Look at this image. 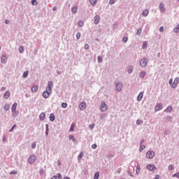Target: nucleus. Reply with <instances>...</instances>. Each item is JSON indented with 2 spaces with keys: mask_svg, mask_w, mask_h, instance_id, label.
Masks as SVG:
<instances>
[{
  "mask_svg": "<svg viewBox=\"0 0 179 179\" xmlns=\"http://www.w3.org/2000/svg\"><path fill=\"white\" fill-rule=\"evenodd\" d=\"M75 127H76V124H72L70 128V132H73L75 131Z\"/></svg>",
  "mask_w": 179,
  "mask_h": 179,
  "instance_id": "nucleus-20",
  "label": "nucleus"
},
{
  "mask_svg": "<svg viewBox=\"0 0 179 179\" xmlns=\"http://www.w3.org/2000/svg\"><path fill=\"white\" fill-rule=\"evenodd\" d=\"M173 110V107L172 106H168L166 108V109L165 110V111H166V113H170V111Z\"/></svg>",
  "mask_w": 179,
  "mask_h": 179,
  "instance_id": "nucleus-22",
  "label": "nucleus"
},
{
  "mask_svg": "<svg viewBox=\"0 0 179 179\" xmlns=\"http://www.w3.org/2000/svg\"><path fill=\"white\" fill-rule=\"evenodd\" d=\"M143 16H148L149 15V10H145L144 11L142 12Z\"/></svg>",
  "mask_w": 179,
  "mask_h": 179,
  "instance_id": "nucleus-21",
  "label": "nucleus"
},
{
  "mask_svg": "<svg viewBox=\"0 0 179 179\" xmlns=\"http://www.w3.org/2000/svg\"><path fill=\"white\" fill-rule=\"evenodd\" d=\"M173 31L175 33H179V24H178L174 29Z\"/></svg>",
  "mask_w": 179,
  "mask_h": 179,
  "instance_id": "nucleus-24",
  "label": "nucleus"
},
{
  "mask_svg": "<svg viewBox=\"0 0 179 179\" xmlns=\"http://www.w3.org/2000/svg\"><path fill=\"white\" fill-rule=\"evenodd\" d=\"M107 108H108L107 104H106V103L104 102H101V107H100L101 111H103V112L107 111Z\"/></svg>",
  "mask_w": 179,
  "mask_h": 179,
  "instance_id": "nucleus-3",
  "label": "nucleus"
},
{
  "mask_svg": "<svg viewBox=\"0 0 179 179\" xmlns=\"http://www.w3.org/2000/svg\"><path fill=\"white\" fill-rule=\"evenodd\" d=\"M100 173L99 172H96L94 176V179H99Z\"/></svg>",
  "mask_w": 179,
  "mask_h": 179,
  "instance_id": "nucleus-29",
  "label": "nucleus"
},
{
  "mask_svg": "<svg viewBox=\"0 0 179 179\" xmlns=\"http://www.w3.org/2000/svg\"><path fill=\"white\" fill-rule=\"evenodd\" d=\"M39 118L41 121H43V120L45 119V113H41L39 115Z\"/></svg>",
  "mask_w": 179,
  "mask_h": 179,
  "instance_id": "nucleus-16",
  "label": "nucleus"
},
{
  "mask_svg": "<svg viewBox=\"0 0 179 179\" xmlns=\"http://www.w3.org/2000/svg\"><path fill=\"white\" fill-rule=\"evenodd\" d=\"M114 0H110L109 1V3L110 4V5H113V3H114Z\"/></svg>",
  "mask_w": 179,
  "mask_h": 179,
  "instance_id": "nucleus-53",
  "label": "nucleus"
},
{
  "mask_svg": "<svg viewBox=\"0 0 179 179\" xmlns=\"http://www.w3.org/2000/svg\"><path fill=\"white\" fill-rule=\"evenodd\" d=\"M145 76H146V73H145V71H141L140 73V78H145Z\"/></svg>",
  "mask_w": 179,
  "mask_h": 179,
  "instance_id": "nucleus-23",
  "label": "nucleus"
},
{
  "mask_svg": "<svg viewBox=\"0 0 179 179\" xmlns=\"http://www.w3.org/2000/svg\"><path fill=\"white\" fill-rule=\"evenodd\" d=\"M36 143H32L31 145L32 149H36Z\"/></svg>",
  "mask_w": 179,
  "mask_h": 179,
  "instance_id": "nucleus-47",
  "label": "nucleus"
},
{
  "mask_svg": "<svg viewBox=\"0 0 179 179\" xmlns=\"http://www.w3.org/2000/svg\"><path fill=\"white\" fill-rule=\"evenodd\" d=\"M31 3L32 5H37V0H32Z\"/></svg>",
  "mask_w": 179,
  "mask_h": 179,
  "instance_id": "nucleus-43",
  "label": "nucleus"
},
{
  "mask_svg": "<svg viewBox=\"0 0 179 179\" xmlns=\"http://www.w3.org/2000/svg\"><path fill=\"white\" fill-rule=\"evenodd\" d=\"M7 59H8V57L6 55H3L1 57V63L2 64H6Z\"/></svg>",
  "mask_w": 179,
  "mask_h": 179,
  "instance_id": "nucleus-12",
  "label": "nucleus"
},
{
  "mask_svg": "<svg viewBox=\"0 0 179 179\" xmlns=\"http://www.w3.org/2000/svg\"><path fill=\"white\" fill-rule=\"evenodd\" d=\"M24 51V48L23 46L20 47L19 52L22 54Z\"/></svg>",
  "mask_w": 179,
  "mask_h": 179,
  "instance_id": "nucleus-31",
  "label": "nucleus"
},
{
  "mask_svg": "<svg viewBox=\"0 0 179 179\" xmlns=\"http://www.w3.org/2000/svg\"><path fill=\"white\" fill-rule=\"evenodd\" d=\"M62 108H66L68 107V103H62Z\"/></svg>",
  "mask_w": 179,
  "mask_h": 179,
  "instance_id": "nucleus-33",
  "label": "nucleus"
},
{
  "mask_svg": "<svg viewBox=\"0 0 179 179\" xmlns=\"http://www.w3.org/2000/svg\"><path fill=\"white\" fill-rule=\"evenodd\" d=\"M148 47V42H144L142 46V48L145 50Z\"/></svg>",
  "mask_w": 179,
  "mask_h": 179,
  "instance_id": "nucleus-32",
  "label": "nucleus"
},
{
  "mask_svg": "<svg viewBox=\"0 0 179 179\" xmlns=\"http://www.w3.org/2000/svg\"><path fill=\"white\" fill-rule=\"evenodd\" d=\"M51 179H57V176H53V178H52Z\"/></svg>",
  "mask_w": 179,
  "mask_h": 179,
  "instance_id": "nucleus-61",
  "label": "nucleus"
},
{
  "mask_svg": "<svg viewBox=\"0 0 179 179\" xmlns=\"http://www.w3.org/2000/svg\"><path fill=\"white\" fill-rule=\"evenodd\" d=\"M64 179H71L69 177H64Z\"/></svg>",
  "mask_w": 179,
  "mask_h": 179,
  "instance_id": "nucleus-62",
  "label": "nucleus"
},
{
  "mask_svg": "<svg viewBox=\"0 0 179 179\" xmlns=\"http://www.w3.org/2000/svg\"><path fill=\"white\" fill-rule=\"evenodd\" d=\"M57 178H58L59 179H62V176H61V173H58Z\"/></svg>",
  "mask_w": 179,
  "mask_h": 179,
  "instance_id": "nucleus-52",
  "label": "nucleus"
},
{
  "mask_svg": "<svg viewBox=\"0 0 179 179\" xmlns=\"http://www.w3.org/2000/svg\"><path fill=\"white\" fill-rule=\"evenodd\" d=\"M50 121H55V115L53 113H51L50 115Z\"/></svg>",
  "mask_w": 179,
  "mask_h": 179,
  "instance_id": "nucleus-19",
  "label": "nucleus"
},
{
  "mask_svg": "<svg viewBox=\"0 0 179 179\" xmlns=\"http://www.w3.org/2000/svg\"><path fill=\"white\" fill-rule=\"evenodd\" d=\"M146 146L141 144V146L139 148V152H142V150H143V149H145Z\"/></svg>",
  "mask_w": 179,
  "mask_h": 179,
  "instance_id": "nucleus-26",
  "label": "nucleus"
},
{
  "mask_svg": "<svg viewBox=\"0 0 179 179\" xmlns=\"http://www.w3.org/2000/svg\"><path fill=\"white\" fill-rule=\"evenodd\" d=\"M154 179H160V176L156 175Z\"/></svg>",
  "mask_w": 179,
  "mask_h": 179,
  "instance_id": "nucleus-55",
  "label": "nucleus"
},
{
  "mask_svg": "<svg viewBox=\"0 0 179 179\" xmlns=\"http://www.w3.org/2000/svg\"><path fill=\"white\" fill-rule=\"evenodd\" d=\"M6 137L3 136V142H6Z\"/></svg>",
  "mask_w": 179,
  "mask_h": 179,
  "instance_id": "nucleus-60",
  "label": "nucleus"
},
{
  "mask_svg": "<svg viewBox=\"0 0 179 179\" xmlns=\"http://www.w3.org/2000/svg\"><path fill=\"white\" fill-rule=\"evenodd\" d=\"M3 96L6 99H9V97L10 96V92H9V91H7L4 93Z\"/></svg>",
  "mask_w": 179,
  "mask_h": 179,
  "instance_id": "nucleus-17",
  "label": "nucleus"
},
{
  "mask_svg": "<svg viewBox=\"0 0 179 179\" xmlns=\"http://www.w3.org/2000/svg\"><path fill=\"white\" fill-rule=\"evenodd\" d=\"M90 2L92 5H96L97 0H90Z\"/></svg>",
  "mask_w": 179,
  "mask_h": 179,
  "instance_id": "nucleus-34",
  "label": "nucleus"
},
{
  "mask_svg": "<svg viewBox=\"0 0 179 179\" xmlns=\"http://www.w3.org/2000/svg\"><path fill=\"white\" fill-rule=\"evenodd\" d=\"M34 162H36V156L30 155L28 159V163H29V164H33V163H34Z\"/></svg>",
  "mask_w": 179,
  "mask_h": 179,
  "instance_id": "nucleus-4",
  "label": "nucleus"
},
{
  "mask_svg": "<svg viewBox=\"0 0 179 179\" xmlns=\"http://www.w3.org/2000/svg\"><path fill=\"white\" fill-rule=\"evenodd\" d=\"M4 110H5V111H8V110H9V105H6L5 106H4Z\"/></svg>",
  "mask_w": 179,
  "mask_h": 179,
  "instance_id": "nucleus-40",
  "label": "nucleus"
},
{
  "mask_svg": "<svg viewBox=\"0 0 179 179\" xmlns=\"http://www.w3.org/2000/svg\"><path fill=\"white\" fill-rule=\"evenodd\" d=\"M10 174H17V171L10 172Z\"/></svg>",
  "mask_w": 179,
  "mask_h": 179,
  "instance_id": "nucleus-59",
  "label": "nucleus"
},
{
  "mask_svg": "<svg viewBox=\"0 0 179 179\" xmlns=\"http://www.w3.org/2000/svg\"><path fill=\"white\" fill-rule=\"evenodd\" d=\"M78 26L80 27H82V26H83V21H79L78 23Z\"/></svg>",
  "mask_w": 179,
  "mask_h": 179,
  "instance_id": "nucleus-38",
  "label": "nucleus"
},
{
  "mask_svg": "<svg viewBox=\"0 0 179 179\" xmlns=\"http://www.w3.org/2000/svg\"><path fill=\"white\" fill-rule=\"evenodd\" d=\"M92 149H96V148H97V145L93 144V145H92Z\"/></svg>",
  "mask_w": 179,
  "mask_h": 179,
  "instance_id": "nucleus-51",
  "label": "nucleus"
},
{
  "mask_svg": "<svg viewBox=\"0 0 179 179\" xmlns=\"http://www.w3.org/2000/svg\"><path fill=\"white\" fill-rule=\"evenodd\" d=\"M142 120H137V121H136V124H137V125H141V124H142Z\"/></svg>",
  "mask_w": 179,
  "mask_h": 179,
  "instance_id": "nucleus-41",
  "label": "nucleus"
},
{
  "mask_svg": "<svg viewBox=\"0 0 179 179\" xmlns=\"http://www.w3.org/2000/svg\"><path fill=\"white\" fill-rule=\"evenodd\" d=\"M53 10H57V7H53Z\"/></svg>",
  "mask_w": 179,
  "mask_h": 179,
  "instance_id": "nucleus-63",
  "label": "nucleus"
},
{
  "mask_svg": "<svg viewBox=\"0 0 179 179\" xmlns=\"http://www.w3.org/2000/svg\"><path fill=\"white\" fill-rule=\"evenodd\" d=\"M37 90H38V86L37 85H34L32 87H31V92L33 93H36L37 92Z\"/></svg>",
  "mask_w": 179,
  "mask_h": 179,
  "instance_id": "nucleus-14",
  "label": "nucleus"
},
{
  "mask_svg": "<svg viewBox=\"0 0 179 179\" xmlns=\"http://www.w3.org/2000/svg\"><path fill=\"white\" fill-rule=\"evenodd\" d=\"M90 129H93V128H94V124H92L89 125Z\"/></svg>",
  "mask_w": 179,
  "mask_h": 179,
  "instance_id": "nucleus-46",
  "label": "nucleus"
},
{
  "mask_svg": "<svg viewBox=\"0 0 179 179\" xmlns=\"http://www.w3.org/2000/svg\"><path fill=\"white\" fill-rule=\"evenodd\" d=\"M82 157H83V152H80L78 157V160H82Z\"/></svg>",
  "mask_w": 179,
  "mask_h": 179,
  "instance_id": "nucleus-30",
  "label": "nucleus"
},
{
  "mask_svg": "<svg viewBox=\"0 0 179 179\" xmlns=\"http://www.w3.org/2000/svg\"><path fill=\"white\" fill-rule=\"evenodd\" d=\"M174 169V166L173 165H170L169 166V170H173Z\"/></svg>",
  "mask_w": 179,
  "mask_h": 179,
  "instance_id": "nucleus-50",
  "label": "nucleus"
},
{
  "mask_svg": "<svg viewBox=\"0 0 179 179\" xmlns=\"http://www.w3.org/2000/svg\"><path fill=\"white\" fill-rule=\"evenodd\" d=\"M71 12L73 13H76L78 12V7H73L72 9H71Z\"/></svg>",
  "mask_w": 179,
  "mask_h": 179,
  "instance_id": "nucleus-25",
  "label": "nucleus"
},
{
  "mask_svg": "<svg viewBox=\"0 0 179 179\" xmlns=\"http://www.w3.org/2000/svg\"><path fill=\"white\" fill-rule=\"evenodd\" d=\"M76 38H78V40H79V38H80V33L76 34Z\"/></svg>",
  "mask_w": 179,
  "mask_h": 179,
  "instance_id": "nucleus-44",
  "label": "nucleus"
},
{
  "mask_svg": "<svg viewBox=\"0 0 179 179\" xmlns=\"http://www.w3.org/2000/svg\"><path fill=\"white\" fill-rule=\"evenodd\" d=\"M100 21V16L99 15H95L94 17V24H99V22Z\"/></svg>",
  "mask_w": 179,
  "mask_h": 179,
  "instance_id": "nucleus-11",
  "label": "nucleus"
},
{
  "mask_svg": "<svg viewBox=\"0 0 179 179\" xmlns=\"http://www.w3.org/2000/svg\"><path fill=\"white\" fill-rule=\"evenodd\" d=\"M52 82L49 81L48 83V87L46 88V90L43 92V96L44 99H48L50 97V94H51V92H52Z\"/></svg>",
  "mask_w": 179,
  "mask_h": 179,
  "instance_id": "nucleus-1",
  "label": "nucleus"
},
{
  "mask_svg": "<svg viewBox=\"0 0 179 179\" xmlns=\"http://www.w3.org/2000/svg\"><path fill=\"white\" fill-rule=\"evenodd\" d=\"M162 108L163 105L162 103H158L155 107V111H160V110H162Z\"/></svg>",
  "mask_w": 179,
  "mask_h": 179,
  "instance_id": "nucleus-10",
  "label": "nucleus"
},
{
  "mask_svg": "<svg viewBox=\"0 0 179 179\" xmlns=\"http://www.w3.org/2000/svg\"><path fill=\"white\" fill-rule=\"evenodd\" d=\"M141 66H142V68H145V66H148V60L146 59H143L141 61Z\"/></svg>",
  "mask_w": 179,
  "mask_h": 179,
  "instance_id": "nucleus-5",
  "label": "nucleus"
},
{
  "mask_svg": "<svg viewBox=\"0 0 179 179\" xmlns=\"http://www.w3.org/2000/svg\"><path fill=\"white\" fill-rule=\"evenodd\" d=\"M147 169L150 171H153V170H156V166L153 164H149L147 166Z\"/></svg>",
  "mask_w": 179,
  "mask_h": 179,
  "instance_id": "nucleus-7",
  "label": "nucleus"
},
{
  "mask_svg": "<svg viewBox=\"0 0 179 179\" xmlns=\"http://www.w3.org/2000/svg\"><path fill=\"white\" fill-rule=\"evenodd\" d=\"M173 177H178V178H179V173L173 175Z\"/></svg>",
  "mask_w": 179,
  "mask_h": 179,
  "instance_id": "nucleus-54",
  "label": "nucleus"
},
{
  "mask_svg": "<svg viewBox=\"0 0 179 179\" xmlns=\"http://www.w3.org/2000/svg\"><path fill=\"white\" fill-rule=\"evenodd\" d=\"M147 159H153L155 157V152L153 151H148L146 153Z\"/></svg>",
  "mask_w": 179,
  "mask_h": 179,
  "instance_id": "nucleus-2",
  "label": "nucleus"
},
{
  "mask_svg": "<svg viewBox=\"0 0 179 179\" xmlns=\"http://www.w3.org/2000/svg\"><path fill=\"white\" fill-rule=\"evenodd\" d=\"M15 128H16V124H14V125L12 127L11 129L10 130V132H12V131H13V129H15Z\"/></svg>",
  "mask_w": 179,
  "mask_h": 179,
  "instance_id": "nucleus-48",
  "label": "nucleus"
},
{
  "mask_svg": "<svg viewBox=\"0 0 179 179\" xmlns=\"http://www.w3.org/2000/svg\"><path fill=\"white\" fill-rule=\"evenodd\" d=\"M122 41L124 43H127L128 41V38L127 36H124L123 38H122Z\"/></svg>",
  "mask_w": 179,
  "mask_h": 179,
  "instance_id": "nucleus-37",
  "label": "nucleus"
},
{
  "mask_svg": "<svg viewBox=\"0 0 179 179\" xmlns=\"http://www.w3.org/2000/svg\"><path fill=\"white\" fill-rule=\"evenodd\" d=\"M29 75V71H24L23 73V78H27Z\"/></svg>",
  "mask_w": 179,
  "mask_h": 179,
  "instance_id": "nucleus-35",
  "label": "nucleus"
},
{
  "mask_svg": "<svg viewBox=\"0 0 179 179\" xmlns=\"http://www.w3.org/2000/svg\"><path fill=\"white\" fill-rule=\"evenodd\" d=\"M5 23H6V24H9V20H6L5 21Z\"/></svg>",
  "mask_w": 179,
  "mask_h": 179,
  "instance_id": "nucleus-58",
  "label": "nucleus"
},
{
  "mask_svg": "<svg viewBox=\"0 0 179 179\" xmlns=\"http://www.w3.org/2000/svg\"><path fill=\"white\" fill-rule=\"evenodd\" d=\"M85 50H89V44L86 43V44L85 45Z\"/></svg>",
  "mask_w": 179,
  "mask_h": 179,
  "instance_id": "nucleus-49",
  "label": "nucleus"
},
{
  "mask_svg": "<svg viewBox=\"0 0 179 179\" xmlns=\"http://www.w3.org/2000/svg\"><path fill=\"white\" fill-rule=\"evenodd\" d=\"M169 85H173V79L169 80Z\"/></svg>",
  "mask_w": 179,
  "mask_h": 179,
  "instance_id": "nucleus-57",
  "label": "nucleus"
},
{
  "mask_svg": "<svg viewBox=\"0 0 179 179\" xmlns=\"http://www.w3.org/2000/svg\"><path fill=\"white\" fill-rule=\"evenodd\" d=\"M17 107V103H15L13 106H12V108H11V110L13 111V113H16V108Z\"/></svg>",
  "mask_w": 179,
  "mask_h": 179,
  "instance_id": "nucleus-15",
  "label": "nucleus"
},
{
  "mask_svg": "<svg viewBox=\"0 0 179 179\" xmlns=\"http://www.w3.org/2000/svg\"><path fill=\"white\" fill-rule=\"evenodd\" d=\"M143 142H144V141L143 140V141H141V145H142V143H143Z\"/></svg>",
  "mask_w": 179,
  "mask_h": 179,
  "instance_id": "nucleus-64",
  "label": "nucleus"
},
{
  "mask_svg": "<svg viewBox=\"0 0 179 179\" xmlns=\"http://www.w3.org/2000/svg\"><path fill=\"white\" fill-rule=\"evenodd\" d=\"M133 71H134V68L132 67V66H130L129 67L128 73H132Z\"/></svg>",
  "mask_w": 179,
  "mask_h": 179,
  "instance_id": "nucleus-27",
  "label": "nucleus"
},
{
  "mask_svg": "<svg viewBox=\"0 0 179 179\" xmlns=\"http://www.w3.org/2000/svg\"><path fill=\"white\" fill-rule=\"evenodd\" d=\"M141 33H142V29L139 28V29H138V31H137V34H138V36H140V35H141Z\"/></svg>",
  "mask_w": 179,
  "mask_h": 179,
  "instance_id": "nucleus-39",
  "label": "nucleus"
},
{
  "mask_svg": "<svg viewBox=\"0 0 179 179\" xmlns=\"http://www.w3.org/2000/svg\"><path fill=\"white\" fill-rule=\"evenodd\" d=\"M143 98V92H140L137 96L138 101H141V100H142Z\"/></svg>",
  "mask_w": 179,
  "mask_h": 179,
  "instance_id": "nucleus-13",
  "label": "nucleus"
},
{
  "mask_svg": "<svg viewBox=\"0 0 179 179\" xmlns=\"http://www.w3.org/2000/svg\"><path fill=\"white\" fill-rule=\"evenodd\" d=\"M178 82H179V78H176L173 80V84L171 85V87L174 89L176 87H177V85H178Z\"/></svg>",
  "mask_w": 179,
  "mask_h": 179,
  "instance_id": "nucleus-6",
  "label": "nucleus"
},
{
  "mask_svg": "<svg viewBox=\"0 0 179 179\" xmlns=\"http://www.w3.org/2000/svg\"><path fill=\"white\" fill-rule=\"evenodd\" d=\"M79 108L81 110H83L86 108V102H82L80 105H79Z\"/></svg>",
  "mask_w": 179,
  "mask_h": 179,
  "instance_id": "nucleus-8",
  "label": "nucleus"
},
{
  "mask_svg": "<svg viewBox=\"0 0 179 179\" xmlns=\"http://www.w3.org/2000/svg\"><path fill=\"white\" fill-rule=\"evenodd\" d=\"M97 59H98V62H103V57L99 56L97 57Z\"/></svg>",
  "mask_w": 179,
  "mask_h": 179,
  "instance_id": "nucleus-36",
  "label": "nucleus"
},
{
  "mask_svg": "<svg viewBox=\"0 0 179 179\" xmlns=\"http://www.w3.org/2000/svg\"><path fill=\"white\" fill-rule=\"evenodd\" d=\"M159 8L161 12H165L166 8H164V6L163 5V3L159 4Z\"/></svg>",
  "mask_w": 179,
  "mask_h": 179,
  "instance_id": "nucleus-18",
  "label": "nucleus"
},
{
  "mask_svg": "<svg viewBox=\"0 0 179 179\" xmlns=\"http://www.w3.org/2000/svg\"><path fill=\"white\" fill-rule=\"evenodd\" d=\"M164 28L163 27H161L159 28V31H164Z\"/></svg>",
  "mask_w": 179,
  "mask_h": 179,
  "instance_id": "nucleus-56",
  "label": "nucleus"
},
{
  "mask_svg": "<svg viewBox=\"0 0 179 179\" xmlns=\"http://www.w3.org/2000/svg\"><path fill=\"white\" fill-rule=\"evenodd\" d=\"M141 171V166L140 165H137L136 173L137 174H139V171Z\"/></svg>",
  "mask_w": 179,
  "mask_h": 179,
  "instance_id": "nucleus-28",
  "label": "nucleus"
},
{
  "mask_svg": "<svg viewBox=\"0 0 179 179\" xmlns=\"http://www.w3.org/2000/svg\"><path fill=\"white\" fill-rule=\"evenodd\" d=\"M69 138L70 140H71V141H75V136H72V135L69 136Z\"/></svg>",
  "mask_w": 179,
  "mask_h": 179,
  "instance_id": "nucleus-42",
  "label": "nucleus"
},
{
  "mask_svg": "<svg viewBox=\"0 0 179 179\" xmlns=\"http://www.w3.org/2000/svg\"><path fill=\"white\" fill-rule=\"evenodd\" d=\"M44 173H45L44 170H43V169H41V170L40 171V172H39V174H40L41 176H43V174H44Z\"/></svg>",
  "mask_w": 179,
  "mask_h": 179,
  "instance_id": "nucleus-45",
  "label": "nucleus"
},
{
  "mask_svg": "<svg viewBox=\"0 0 179 179\" xmlns=\"http://www.w3.org/2000/svg\"><path fill=\"white\" fill-rule=\"evenodd\" d=\"M116 90L117 92H121V90H122V84L117 83L116 84Z\"/></svg>",
  "mask_w": 179,
  "mask_h": 179,
  "instance_id": "nucleus-9",
  "label": "nucleus"
}]
</instances>
